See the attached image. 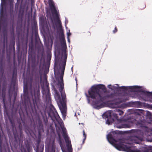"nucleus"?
<instances>
[{
  "label": "nucleus",
  "mask_w": 152,
  "mask_h": 152,
  "mask_svg": "<svg viewBox=\"0 0 152 152\" xmlns=\"http://www.w3.org/2000/svg\"><path fill=\"white\" fill-rule=\"evenodd\" d=\"M106 124H110V123L109 122L108 120H107V121L106 122Z\"/></svg>",
  "instance_id": "23"
},
{
  "label": "nucleus",
  "mask_w": 152,
  "mask_h": 152,
  "mask_svg": "<svg viewBox=\"0 0 152 152\" xmlns=\"http://www.w3.org/2000/svg\"><path fill=\"white\" fill-rule=\"evenodd\" d=\"M133 123H134V122H130L129 124H122L120 126H117V128H121L130 127L131 126L133 125Z\"/></svg>",
  "instance_id": "10"
},
{
  "label": "nucleus",
  "mask_w": 152,
  "mask_h": 152,
  "mask_svg": "<svg viewBox=\"0 0 152 152\" xmlns=\"http://www.w3.org/2000/svg\"><path fill=\"white\" fill-rule=\"evenodd\" d=\"M113 133L111 132L108 134L107 138L108 142L113 145L117 149L120 151H124L127 152H152V147H143L140 150L136 149L135 147L132 145L129 144H133L134 143H139V142L137 141L138 138L136 137L133 138V140L131 141L132 142L126 143V145L123 143V140H119L118 141L115 140L113 138L112 135Z\"/></svg>",
  "instance_id": "2"
},
{
  "label": "nucleus",
  "mask_w": 152,
  "mask_h": 152,
  "mask_svg": "<svg viewBox=\"0 0 152 152\" xmlns=\"http://www.w3.org/2000/svg\"><path fill=\"white\" fill-rule=\"evenodd\" d=\"M70 31L69 30V31L67 32V38L69 37V36L71 35V33L69 32Z\"/></svg>",
  "instance_id": "20"
},
{
  "label": "nucleus",
  "mask_w": 152,
  "mask_h": 152,
  "mask_svg": "<svg viewBox=\"0 0 152 152\" xmlns=\"http://www.w3.org/2000/svg\"><path fill=\"white\" fill-rule=\"evenodd\" d=\"M68 22V21L66 19L65 21V26H66V29L67 28V27L66 26V23H67Z\"/></svg>",
  "instance_id": "21"
},
{
  "label": "nucleus",
  "mask_w": 152,
  "mask_h": 152,
  "mask_svg": "<svg viewBox=\"0 0 152 152\" xmlns=\"http://www.w3.org/2000/svg\"><path fill=\"white\" fill-rule=\"evenodd\" d=\"M42 93H43V95H44V91H43V92Z\"/></svg>",
  "instance_id": "29"
},
{
  "label": "nucleus",
  "mask_w": 152,
  "mask_h": 152,
  "mask_svg": "<svg viewBox=\"0 0 152 152\" xmlns=\"http://www.w3.org/2000/svg\"><path fill=\"white\" fill-rule=\"evenodd\" d=\"M49 3L50 7L52 10V13L53 15H55L56 18L55 23L56 27L59 29H61L62 28L61 23V21L59 18L58 14V11L52 0H49Z\"/></svg>",
  "instance_id": "5"
},
{
  "label": "nucleus",
  "mask_w": 152,
  "mask_h": 152,
  "mask_svg": "<svg viewBox=\"0 0 152 152\" xmlns=\"http://www.w3.org/2000/svg\"><path fill=\"white\" fill-rule=\"evenodd\" d=\"M23 0H18L15 5V9L17 11H19L20 13H22L24 11L25 6L23 5L22 3Z\"/></svg>",
  "instance_id": "7"
},
{
  "label": "nucleus",
  "mask_w": 152,
  "mask_h": 152,
  "mask_svg": "<svg viewBox=\"0 0 152 152\" xmlns=\"http://www.w3.org/2000/svg\"><path fill=\"white\" fill-rule=\"evenodd\" d=\"M121 89H124V91L130 92H140L142 91L141 87L138 86H123L121 87Z\"/></svg>",
  "instance_id": "6"
},
{
  "label": "nucleus",
  "mask_w": 152,
  "mask_h": 152,
  "mask_svg": "<svg viewBox=\"0 0 152 152\" xmlns=\"http://www.w3.org/2000/svg\"><path fill=\"white\" fill-rule=\"evenodd\" d=\"M144 129L145 130V134H148L149 133L152 135V129H149L148 128L146 127H144Z\"/></svg>",
  "instance_id": "15"
},
{
  "label": "nucleus",
  "mask_w": 152,
  "mask_h": 152,
  "mask_svg": "<svg viewBox=\"0 0 152 152\" xmlns=\"http://www.w3.org/2000/svg\"><path fill=\"white\" fill-rule=\"evenodd\" d=\"M134 122H135V120H134Z\"/></svg>",
  "instance_id": "31"
},
{
  "label": "nucleus",
  "mask_w": 152,
  "mask_h": 152,
  "mask_svg": "<svg viewBox=\"0 0 152 152\" xmlns=\"http://www.w3.org/2000/svg\"><path fill=\"white\" fill-rule=\"evenodd\" d=\"M116 28L115 27V30L113 31L114 33H115V32H116L117 31V30L116 29Z\"/></svg>",
  "instance_id": "24"
},
{
  "label": "nucleus",
  "mask_w": 152,
  "mask_h": 152,
  "mask_svg": "<svg viewBox=\"0 0 152 152\" xmlns=\"http://www.w3.org/2000/svg\"><path fill=\"white\" fill-rule=\"evenodd\" d=\"M50 43L51 46H52V44H53V42H52V40H50Z\"/></svg>",
  "instance_id": "27"
},
{
  "label": "nucleus",
  "mask_w": 152,
  "mask_h": 152,
  "mask_svg": "<svg viewBox=\"0 0 152 152\" xmlns=\"http://www.w3.org/2000/svg\"><path fill=\"white\" fill-rule=\"evenodd\" d=\"M119 102H117L115 103H111L109 106L110 107L112 108H115L120 107L119 105Z\"/></svg>",
  "instance_id": "11"
},
{
  "label": "nucleus",
  "mask_w": 152,
  "mask_h": 152,
  "mask_svg": "<svg viewBox=\"0 0 152 152\" xmlns=\"http://www.w3.org/2000/svg\"><path fill=\"white\" fill-rule=\"evenodd\" d=\"M68 41L69 42V43H70V40L69 37L67 38Z\"/></svg>",
  "instance_id": "25"
},
{
  "label": "nucleus",
  "mask_w": 152,
  "mask_h": 152,
  "mask_svg": "<svg viewBox=\"0 0 152 152\" xmlns=\"http://www.w3.org/2000/svg\"><path fill=\"white\" fill-rule=\"evenodd\" d=\"M143 94L144 95V97H146V98L145 99V100H146V99H148L149 98H151L150 99V101L151 102H152V92H143Z\"/></svg>",
  "instance_id": "9"
},
{
  "label": "nucleus",
  "mask_w": 152,
  "mask_h": 152,
  "mask_svg": "<svg viewBox=\"0 0 152 152\" xmlns=\"http://www.w3.org/2000/svg\"><path fill=\"white\" fill-rule=\"evenodd\" d=\"M23 91L25 94L26 93L27 91V84L25 80H24Z\"/></svg>",
  "instance_id": "14"
},
{
  "label": "nucleus",
  "mask_w": 152,
  "mask_h": 152,
  "mask_svg": "<svg viewBox=\"0 0 152 152\" xmlns=\"http://www.w3.org/2000/svg\"><path fill=\"white\" fill-rule=\"evenodd\" d=\"M55 145L53 144L51 148H50L49 150L47 151L46 150V152H55Z\"/></svg>",
  "instance_id": "13"
},
{
  "label": "nucleus",
  "mask_w": 152,
  "mask_h": 152,
  "mask_svg": "<svg viewBox=\"0 0 152 152\" xmlns=\"http://www.w3.org/2000/svg\"><path fill=\"white\" fill-rule=\"evenodd\" d=\"M118 86L117 84H116ZM108 87L112 90H114L117 88L118 86H111V85H109L107 86Z\"/></svg>",
  "instance_id": "16"
},
{
  "label": "nucleus",
  "mask_w": 152,
  "mask_h": 152,
  "mask_svg": "<svg viewBox=\"0 0 152 152\" xmlns=\"http://www.w3.org/2000/svg\"><path fill=\"white\" fill-rule=\"evenodd\" d=\"M112 113V111L111 110H108L104 114L103 116L106 117L107 118H108L110 117H111V114Z\"/></svg>",
  "instance_id": "12"
},
{
  "label": "nucleus",
  "mask_w": 152,
  "mask_h": 152,
  "mask_svg": "<svg viewBox=\"0 0 152 152\" xmlns=\"http://www.w3.org/2000/svg\"><path fill=\"white\" fill-rule=\"evenodd\" d=\"M67 57V54L65 51H64L62 53L61 60L59 64V69L57 70L56 65L58 64L56 60V63L55 64L54 71L55 75L56 76V73H57L58 76L57 79L58 80V85L59 88V90L61 94L62 99L59 94L56 91H55V97L56 101L57 103L61 110L64 120L65 118L66 115L67 108L66 104V96L64 92L63 91L64 88V83L63 77L64 74L66 63Z\"/></svg>",
  "instance_id": "1"
},
{
  "label": "nucleus",
  "mask_w": 152,
  "mask_h": 152,
  "mask_svg": "<svg viewBox=\"0 0 152 152\" xmlns=\"http://www.w3.org/2000/svg\"><path fill=\"white\" fill-rule=\"evenodd\" d=\"M8 1L11 4V3L12 2L13 0H1V4L0 12V17L3 14V6L6 3H7Z\"/></svg>",
  "instance_id": "8"
},
{
  "label": "nucleus",
  "mask_w": 152,
  "mask_h": 152,
  "mask_svg": "<svg viewBox=\"0 0 152 152\" xmlns=\"http://www.w3.org/2000/svg\"><path fill=\"white\" fill-rule=\"evenodd\" d=\"M115 111L118 113L120 115H121L123 113V112L120 110L117 109Z\"/></svg>",
  "instance_id": "18"
},
{
  "label": "nucleus",
  "mask_w": 152,
  "mask_h": 152,
  "mask_svg": "<svg viewBox=\"0 0 152 152\" xmlns=\"http://www.w3.org/2000/svg\"><path fill=\"white\" fill-rule=\"evenodd\" d=\"M86 96L88 97V102L89 103V97H88V95H86Z\"/></svg>",
  "instance_id": "26"
},
{
  "label": "nucleus",
  "mask_w": 152,
  "mask_h": 152,
  "mask_svg": "<svg viewBox=\"0 0 152 152\" xmlns=\"http://www.w3.org/2000/svg\"><path fill=\"white\" fill-rule=\"evenodd\" d=\"M83 136L84 137V138L83 139V143H84V141L86 138V135L85 134V133L84 130L83 131Z\"/></svg>",
  "instance_id": "19"
},
{
  "label": "nucleus",
  "mask_w": 152,
  "mask_h": 152,
  "mask_svg": "<svg viewBox=\"0 0 152 152\" xmlns=\"http://www.w3.org/2000/svg\"><path fill=\"white\" fill-rule=\"evenodd\" d=\"M122 121L120 120V123H122Z\"/></svg>",
  "instance_id": "28"
},
{
  "label": "nucleus",
  "mask_w": 152,
  "mask_h": 152,
  "mask_svg": "<svg viewBox=\"0 0 152 152\" xmlns=\"http://www.w3.org/2000/svg\"><path fill=\"white\" fill-rule=\"evenodd\" d=\"M105 86L103 85H94L88 90V94L90 97L93 99L92 104L95 108L99 109L106 106L104 103L102 101L103 96L99 91V89H105Z\"/></svg>",
  "instance_id": "3"
},
{
  "label": "nucleus",
  "mask_w": 152,
  "mask_h": 152,
  "mask_svg": "<svg viewBox=\"0 0 152 152\" xmlns=\"http://www.w3.org/2000/svg\"><path fill=\"white\" fill-rule=\"evenodd\" d=\"M113 121H114L115 120H117L118 122H119V121L118 119L117 115V114L115 113H113Z\"/></svg>",
  "instance_id": "17"
},
{
  "label": "nucleus",
  "mask_w": 152,
  "mask_h": 152,
  "mask_svg": "<svg viewBox=\"0 0 152 152\" xmlns=\"http://www.w3.org/2000/svg\"><path fill=\"white\" fill-rule=\"evenodd\" d=\"M114 96V95L113 94H111V96H109V98L113 97Z\"/></svg>",
  "instance_id": "22"
},
{
  "label": "nucleus",
  "mask_w": 152,
  "mask_h": 152,
  "mask_svg": "<svg viewBox=\"0 0 152 152\" xmlns=\"http://www.w3.org/2000/svg\"><path fill=\"white\" fill-rule=\"evenodd\" d=\"M60 128L56 125V127L59 137L60 146L63 152H72V148L69 137L66 133V129L62 121L59 123Z\"/></svg>",
  "instance_id": "4"
},
{
  "label": "nucleus",
  "mask_w": 152,
  "mask_h": 152,
  "mask_svg": "<svg viewBox=\"0 0 152 152\" xmlns=\"http://www.w3.org/2000/svg\"><path fill=\"white\" fill-rule=\"evenodd\" d=\"M49 92H48V94H49Z\"/></svg>",
  "instance_id": "30"
}]
</instances>
